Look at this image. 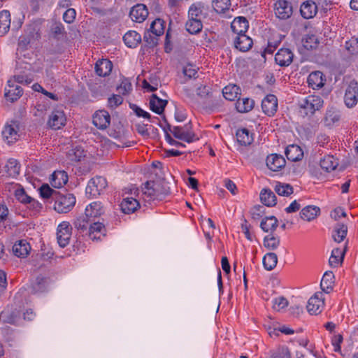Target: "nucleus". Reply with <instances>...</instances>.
<instances>
[{
  "label": "nucleus",
  "mask_w": 358,
  "mask_h": 358,
  "mask_svg": "<svg viewBox=\"0 0 358 358\" xmlns=\"http://www.w3.org/2000/svg\"><path fill=\"white\" fill-rule=\"evenodd\" d=\"M260 200L264 205L271 207L276 204L277 198L270 189L264 188L260 192Z\"/></svg>",
  "instance_id": "nucleus-34"
},
{
  "label": "nucleus",
  "mask_w": 358,
  "mask_h": 358,
  "mask_svg": "<svg viewBox=\"0 0 358 358\" xmlns=\"http://www.w3.org/2000/svg\"><path fill=\"white\" fill-rule=\"evenodd\" d=\"M231 28L237 35L245 34L249 28V23L244 17H236L231 24Z\"/></svg>",
  "instance_id": "nucleus-24"
},
{
  "label": "nucleus",
  "mask_w": 358,
  "mask_h": 358,
  "mask_svg": "<svg viewBox=\"0 0 358 358\" xmlns=\"http://www.w3.org/2000/svg\"><path fill=\"white\" fill-rule=\"evenodd\" d=\"M112 69L113 64L107 59L98 60L95 64L96 73L99 76L105 77L109 75Z\"/></svg>",
  "instance_id": "nucleus-30"
},
{
  "label": "nucleus",
  "mask_w": 358,
  "mask_h": 358,
  "mask_svg": "<svg viewBox=\"0 0 358 358\" xmlns=\"http://www.w3.org/2000/svg\"><path fill=\"white\" fill-rule=\"evenodd\" d=\"M343 341V336L341 334L335 335L331 339V344L334 348V351L336 352H341V344Z\"/></svg>",
  "instance_id": "nucleus-61"
},
{
  "label": "nucleus",
  "mask_w": 358,
  "mask_h": 358,
  "mask_svg": "<svg viewBox=\"0 0 358 358\" xmlns=\"http://www.w3.org/2000/svg\"><path fill=\"white\" fill-rule=\"evenodd\" d=\"M285 155L289 161L297 162L302 159L303 152L299 146L290 145L286 148Z\"/></svg>",
  "instance_id": "nucleus-33"
},
{
  "label": "nucleus",
  "mask_w": 358,
  "mask_h": 358,
  "mask_svg": "<svg viewBox=\"0 0 358 358\" xmlns=\"http://www.w3.org/2000/svg\"><path fill=\"white\" fill-rule=\"evenodd\" d=\"M236 138L238 142L245 146L250 145L253 141L252 135L250 133L249 130L245 128L237 130Z\"/></svg>",
  "instance_id": "nucleus-40"
},
{
  "label": "nucleus",
  "mask_w": 358,
  "mask_h": 358,
  "mask_svg": "<svg viewBox=\"0 0 358 358\" xmlns=\"http://www.w3.org/2000/svg\"><path fill=\"white\" fill-rule=\"evenodd\" d=\"M72 234V227L69 222H61L57 229V239L61 248L69 245Z\"/></svg>",
  "instance_id": "nucleus-4"
},
{
  "label": "nucleus",
  "mask_w": 358,
  "mask_h": 358,
  "mask_svg": "<svg viewBox=\"0 0 358 358\" xmlns=\"http://www.w3.org/2000/svg\"><path fill=\"white\" fill-rule=\"evenodd\" d=\"M120 94L125 95L132 90V85L128 79H124L117 88Z\"/></svg>",
  "instance_id": "nucleus-59"
},
{
  "label": "nucleus",
  "mask_w": 358,
  "mask_h": 358,
  "mask_svg": "<svg viewBox=\"0 0 358 358\" xmlns=\"http://www.w3.org/2000/svg\"><path fill=\"white\" fill-rule=\"evenodd\" d=\"M294 54L288 48H280L275 55V62L280 66H288L293 60Z\"/></svg>",
  "instance_id": "nucleus-15"
},
{
  "label": "nucleus",
  "mask_w": 358,
  "mask_h": 358,
  "mask_svg": "<svg viewBox=\"0 0 358 358\" xmlns=\"http://www.w3.org/2000/svg\"><path fill=\"white\" fill-rule=\"evenodd\" d=\"M104 231V226L102 223L99 222V221H96L93 220V221L91 222L90 229H89V234L87 236L91 239H96L97 238L96 236L94 234L95 233H100L103 234Z\"/></svg>",
  "instance_id": "nucleus-51"
},
{
  "label": "nucleus",
  "mask_w": 358,
  "mask_h": 358,
  "mask_svg": "<svg viewBox=\"0 0 358 358\" xmlns=\"http://www.w3.org/2000/svg\"><path fill=\"white\" fill-rule=\"evenodd\" d=\"M54 209L59 213H67L71 211L76 204V196L66 191L62 193L59 192L54 199Z\"/></svg>",
  "instance_id": "nucleus-2"
},
{
  "label": "nucleus",
  "mask_w": 358,
  "mask_h": 358,
  "mask_svg": "<svg viewBox=\"0 0 358 358\" xmlns=\"http://www.w3.org/2000/svg\"><path fill=\"white\" fill-rule=\"evenodd\" d=\"M148 15V10L143 4H136L133 6L130 10L129 16L131 19L136 22H143Z\"/></svg>",
  "instance_id": "nucleus-17"
},
{
  "label": "nucleus",
  "mask_w": 358,
  "mask_h": 358,
  "mask_svg": "<svg viewBox=\"0 0 358 358\" xmlns=\"http://www.w3.org/2000/svg\"><path fill=\"white\" fill-rule=\"evenodd\" d=\"M334 275L331 271H326L320 282V287L325 293H330L333 289Z\"/></svg>",
  "instance_id": "nucleus-35"
},
{
  "label": "nucleus",
  "mask_w": 358,
  "mask_h": 358,
  "mask_svg": "<svg viewBox=\"0 0 358 358\" xmlns=\"http://www.w3.org/2000/svg\"><path fill=\"white\" fill-rule=\"evenodd\" d=\"M203 27L202 22L189 18L185 24L186 30L191 34L199 33Z\"/></svg>",
  "instance_id": "nucleus-48"
},
{
  "label": "nucleus",
  "mask_w": 358,
  "mask_h": 358,
  "mask_svg": "<svg viewBox=\"0 0 358 358\" xmlns=\"http://www.w3.org/2000/svg\"><path fill=\"white\" fill-rule=\"evenodd\" d=\"M140 204L138 201L133 197L124 198L120 203V208L124 214H131L134 213Z\"/></svg>",
  "instance_id": "nucleus-27"
},
{
  "label": "nucleus",
  "mask_w": 358,
  "mask_h": 358,
  "mask_svg": "<svg viewBox=\"0 0 358 358\" xmlns=\"http://www.w3.org/2000/svg\"><path fill=\"white\" fill-rule=\"evenodd\" d=\"M337 164L333 156L328 155L320 160L321 168L327 172L334 170Z\"/></svg>",
  "instance_id": "nucleus-52"
},
{
  "label": "nucleus",
  "mask_w": 358,
  "mask_h": 358,
  "mask_svg": "<svg viewBox=\"0 0 358 358\" xmlns=\"http://www.w3.org/2000/svg\"><path fill=\"white\" fill-rule=\"evenodd\" d=\"M1 133L3 139L6 143L10 145L15 143L20 137L18 122L12 121L10 123H6Z\"/></svg>",
  "instance_id": "nucleus-6"
},
{
  "label": "nucleus",
  "mask_w": 358,
  "mask_h": 358,
  "mask_svg": "<svg viewBox=\"0 0 358 358\" xmlns=\"http://www.w3.org/2000/svg\"><path fill=\"white\" fill-rule=\"evenodd\" d=\"M275 15L279 19H288L293 13L291 2L286 0H279L275 3Z\"/></svg>",
  "instance_id": "nucleus-9"
},
{
  "label": "nucleus",
  "mask_w": 358,
  "mask_h": 358,
  "mask_svg": "<svg viewBox=\"0 0 358 358\" xmlns=\"http://www.w3.org/2000/svg\"><path fill=\"white\" fill-rule=\"evenodd\" d=\"M255 106V101L250 98L238 99L236 103V108L239 113H248Z\"/></svg>",
  "instance_id": "nucleus-39"
},
{
  "label": "nucleus",
  "mask_w": 358,
  "mask_h": 358,
  "mask_svg": "<svg viewBox=\"0 0 358 358\" xmlns=\"http://www.w3.org/2000/svg\"><path fill=\"white\" fill-rule=\"evenodd\" d=\"M346 252V247L344 249L334 248L332 252L331 257L329 260V263L331 266L336 267L339 264L342 263L345 253Z\"/></svg>",
  "instance_id": "nucleus-37"
},
{
  "label": "nucleus",
  "mask_w": 358,
  "mask_h": 358,
  "mask_svg": "<svg viewBox=\"0 0 358 358\" xmlns=\"http://www.w3.org/2000/svg\"><path fill=\"white\" fill-rule=\"evenodd\" d=\"M252 38L245 34L237 35L234 38L235 48L241 52L248 51L252 48Z\"/></svg>",
  "instance_id": "nucleus-22"
},
{
  "label": "nucleus",
  "mask_w": 358,
  "mask_h": 358,
  "mask_svg": "<svg viewBox=\"0 0 358 358\" xmlns=\"http://www.w3.org/2000/svg\"><path fill=\"white\" fill-rule=\"evenodd\" d=\"M318 43V38L314 34H307L303 39V45L307 50L316 48Z\"/></svg>",
  "instance_id": "nucleus-53"
},
{
  "label": "nucleus",
  "mask_w": 358,
  "mask_h": 358,
  "mask_svg": "<svg viewBox=\"0 0 358 358\" xmlns=\"http://www.w3.org/2000/svg\"><path fill=\"white\" fill-rule=\"evenodd\" d=\"M160 183L155 181H147L142 187L144 199L147 201L162 199V192H159Z\"/></svg>",
  "instance_id": "nucleus-7"
},
{
  "label": "nucleus",
  "mask_w": 358,
  "mask_h": 358,
  "mask_svg": "<svg viewBox=\"0 0 358 358\" xmlns=\"http://www.w3.org/2000/svg\"><path fill=\"white\" fill-rule=\"evenodd\" d=\"M252 217L255 220L259 219L264 213V208L262 206H255L250 210Z\"/></svg>",
  "instance_id": "nucleus-62"
},
{
  "label": "nucleus",
  "mask_w": 358,
  "mask_h": 358,
  "mask_svg": "<svg viewBox=\"0 0 358 358\" xmlns=\"http://www.w3.org/2000/svg\"><path fill=\"white\" fill-rule=\"evenodd\" d=\"M123 102V98L119 94H113L108 99V107L115 109Z\"/></svg>",
  "instance_id": "nucleus-57"
},
{
  "label": "nucleus",
  "mask_w": 358,
  "mask_h": 358,
  "mask_svg": "<svg viewBox=\"0 0 358 358\" xmlns=\"http://www.w3.org/2000/svg\"><path fill=\"white\" fill-rule=\"evenodd\" d=\"M262 111L268 116H273L278 110V99L273 94H268L262 101Z\"/></svg>",
  "instance_id": "nucleus-11"
},
{
  "label": "nucleus",
  "mask_w": 358,
  "mask_h": 358,
  "mask_svg": "<svg viewBox=\"0 0 358 358\" xmlns=\"http://www.w3.org/2000/svg\"><path fill=\"white\" fill-rule=\"evenodd\" d=\"M274 190L279 196H289L294 192L292 186H291L289 184L282 183L280 182H277L275 183Z\"/></svg>",
  "instance_id": "nucleus-47"
},
{
  "label": "nucleus",
  "mask_w": 358,
  "mask_h": 358,
  "mask_svg": "<svg viewBox=\"0 0 358 358\" xmlns=\"http://www.w3.org/2000/svg\"><path fill=\"white\" fill-rule=\"evenodd\" d=\"M8 322L15 325H20L22 323V320L20 316L19 312H12L9 317L8 318Z\"/></svg>",
  "instance_id": "nucleus-63"
},
{
  "label": "nucleus",
  "mask_w": 358,
  "mask_h": 358,
  "mask_svg": "<svg viewBox=\"0 0 358 358\" xmlns=\"http://www.w3.org/2000/svg\"><path fill=\"white\" fill-rule=\"evenodd\" d=\"M125 45L130 48H135L141 41V35L136 31H128L123 36Z\"/></svg>",
  "instance_id": "nucleus-32"
},
{
  "label": "nucleus",
  "mask_w": 358,
  "mask_h": 358,
  "mask_svg": "<svg viewBox=\"0 0 358 358\" xmlns=\"http://www.w3.org/2000/svg\"><path fill=\"white\" fill-rule=\"evenodd\" d=\"M213 6L218 13H224L230 6V0H213Z\"/></svg>",
  "instance_id": "nucleus-54"
},
{
  "label": "nucleus",
  "mask_w": 358,
  "mask_h": 358,
  "mask_svg": "<svg viewBox=\"0 0 358 358\" xmlns=\"http://www.w3.org/2000/svg\"><path fill=\"white\" fill-rule=\"evenodd\" d=\"M4 168L8 175L10 177H16L20 173V165L15 159H9Z\"/></svg>",
  "instance_id": "nucleus-44"
},
{
  "label": "nucleus",
  "mask_w": 358,
  "mask_h": 358,
  "mask_svg": "<svg viewBox=\"0 0 358 358\" xmlns=\"http://www.w3.org/2000/svg\"><path fill=\"white\" fill-rule=\"evenodd\" d=\"M300 12L303 18L310 19L316 15L317 6L315 2L307 1L301 6Z\"/></svg>",
  "instance_id": "nucleus-29"
},
{
  "label": "nucleus",
  "mask_w": 358,
  "mask_h": 358,
  "mask_svg": "<svg viewBox=\"0 0 358 358\" xmlns=\"http://www.w3.org/2000/svg\"><path fill=\"white\" fill-rule=\"evenodd\" d=\"M278 263V257L275 253L268 252L263 258V265L266 270H273Z\"/></svg>",
  "instance_id": "nucleus-46"
},
{
  "label": "nucleus",
  "mask_w": 358,
  "mask_h": 358,
  "mask_svg": "<svg viewBox=\"0 0 358 358\" xmlns=\"http://www.w3.org/2000/svg\"><path fill=\"white\" fill-rule=\"evenodd\" d=\"M274 358H290V352L287 347H279L273 355Z\"/></svg>",
  "instance_id": "nucleus-60"
},
{
  "label": "nucleus",
  "mask_w": 358,
  "mask_h": 358,
  "mask_svg": "<svg viewBox=\"0 0 358 358\" xmlns=\"http://www.w3.org/2000/svg\"><path fill=\"white\" fill-rule=\"evenodd\" d=\"M206 8L201 3H193L188 10V18L201 21L206 17Z\"/></svg>",
  "instance_id": "nucleus-16"
},
{
  "label": "nucleus",
  "mask_w": 358,
  "mask_h": 358,
  "mask_svg": "<svg viewBox=\"0 0 358 358\" xmlns=\"http://www.w3.org/2000/svg\"><path fill=\"white\" fill-rule=\"evenodd\" d=\"M104 212L103 206L101 202L95 201L88 205L85 211V215L90 220H96Z\"/></svg>",
  "instance_id": "nucleus-23"
},
{
  "label": "nucleus",
  "mask_w": 358,
  "mask_h": 358,
  "mask_svg": "<svg viewBox=\"0 0 358 358\" xmlns=\"http://www.w3.org/2000/svg\"><path fill=\"white\" fill-rule=\"evenodd\" d=\"M10 26V12L3 10L0 12V36L5 35L9 30Z\"/></svg>",
  "instance_id": "nucleus-38"
},
{
  "label": "nucleus",
  "mask_w": 358,
  "mask_h": 358,
  "mask_svg": "<svg viewBox=\"0 0 358 358\" xmlns=\"http://www.w3.org/2000/svg\"><path fill=\"white\" fill-rule=\"evenodd\" d=\"M285 158L278 154H272L266 158V166L272 171H278L285 166Z\"/></svg>",
  "instance_id": "nucleus-19"
},
{
  "label": "nucleus",
  "mask_w": 358,
  "mask_h": 358,
  "mask_svg": "<svg viewBox=\"0 0 358 358\" xmlns=\"http://www.w3.org/2000/svg\"><path fill=\"white\" fill-rule=\"evenodd\" d=\"M107 181L105 178L96 176L89 180L85 189L86 194L90 197H96L106 187Z\"/></svg>",
  "instance_id": "nucleus-3"
},
{
  "label": "nucleus",
  "mask_w": 358,
  "mask_h": 358,
  "mask_svg": "<svg viewBox=\"0 0 358 358\" xmlns=\"http://www.w3.org/2000/svg\"><path fill=\"white\" fill-rule=\"evenodd\" d=\"M15 196L19 202L26 206L28 204V203L30 201L31 199V196L27 194L23 188L17 189L15 191Z\"/></svg>",
  "instance_id": "nucleus-55"
},
{
  "label": "nucleus",
  "mask_w": 358,
  "mask_h": 358,
  "mask_svg": "<svg viewBox=\"0 0 358 358\" xmlns=\"http://www.w3.org/2000/svg\"><path fill=\"white\" fill-rule=\"evenodd\" d=\"M171 133L175 138L184 141L188 143L197 140L194 132L192 130L191 122L184 127H173Z\"/></svg>",
  "instance_id": "nucleus-5"
},
{
  "label": "nucleus",
  "mask_w": 358,
  "mask_h": 358,
  "mask_svg": "<svg viewBox=\"0 0 358 358\" xmlns=\"http://www.w3.org/2000/svg\"><path fill=\"white\" fill-rule=\"evenodd\" d=\"M341 119L340 112L335 108H329L327 110L324 117V123L327 127H331L338 122Z\"/></svg>",
  "instance_id": "nucleus-36"
},
{
  "label": "nucleus",
  "mask_w": 358,
  "mask_h": 358,
  "mask_svg": "<svg viewBox=\"0 0 358 358\" xmlns=\"http://www.w3.org/2000/svg\"><path fill=\"white\" fill-rule=\"evenodd\" d=\"M50 279L41 275H38L31 284V292L41 294L48 290Z\"/></svg>",
  "instance_id": "nucleus-18"
},
{
  "label": "nucleus",
  "mask_w": 358,
  "mask_h": 358,
  "mask_svg": "<svg viewBox=\"0 0 358 358\" xmlns=\"http://www.w3.org/2000/svg\"><path fill=\"white\" fill-rule=\"evenodd\" d=\"M280 243V238L271 234L266 236L264 238V247L271 250H275L279 246Z\"/></svg>",
  "instance_id": "nucleus-50"
},
{
  "label": "nucleus",
  "mask_w": 358,
  "mask_h": 358,
  "mask_svg": "<svg viewBox=\"0 0 358 358\" xmlns=\"http://www.w3.org/2000/svg\"><path fill=\"white\" fill-rule=\"evenodd\" d=\"M30 250V245L26 240L18 241L13 246V254L20 258L26 257Z\"/></svg>",
  "instance_id": "nucleus-25"
},
{
  "label": "nucleus",
  "mask_w": 358,
  "mask_h": 358,
  "mask_svg": "<svg viewBox=\"0 0 358 358\" xmlns=\"http://www.w3.org/2000/svg\"><path fill=\"white\" fill-rule=\"evenodd\" d=\"M288 305V301L283 296L275 298L273 301V308L274 310L280 311Z\"/></svg>",
  "instance_id": "nucleus-58"
},
{
  "label": "nucleus",
  "mask_w": 358,
  "mask_h": 358,
  "mask_svg": "<svg viewBox=\"0 0 358 358\" xmlns=\"http://www.w3.org/2000/svg\"><path fill=\"white\" fill-rule=\"evenodd\" d=\"M347 233H348L347 225L342 224V223H338L336 224V226L334 227L332 237L336 242L341 243L346 237Z\"/></svg>",
  "instance_id": "nucleus-41"
},
{
  "label": "nucleus",
  "mask_w": 358,
  "mask_h": 358,
  "mask_svg": "<svg viewBox=\"0 0 358 358\" xmlns=\"http://www.w3.org/2000/svg\"><path fill=\"white\" fill-rule=\"evenodd\" d=\"M344 102L348 108L354 107L358 102V83L355 80L349 83L345 90Z\"/></svg>",
  "instance_id": "nucleus-8"
},
{
  "label": "nucleus",
  "mask_w": 358,
  "mask_h": 358,
  "mask_svg": "<svg viewBox=\"0 0 358 358\" xmlns=\"http://www.w3.org/2000/svg\"><path fill=\"white\" fill-rule=\"evenodd\" d=\"M323 104L324 101L320 95H308L298 101L299 114L303 118H310L323 107Z\"/></svg>",
  "instance_id": "nucleus-1"
},
{
  "label": "nucleus",
  "mask_w": 358,
  "mask_h": 358,
  "mask_svg": "<svg viewBox=\"0 0 358 358\" xmlns=\"http://www.w3.org/2000/svg\"><path fill=\"white\" fill-rule=\"evenodd\" d=\"M22 95V87L14 83L13 80L8 81L7 87L5 88V97L8 101L14 102Z\"/></svg>",
  "instance_id": "nucleus-14"
},
{
  "label": "nucleus",
  "mask_w": 358,
  "mask_h": 358,
  "mask_svg": "<svg viewBox=\"0 0 358 358\" xmlns=\"http://www.w3.org/2000/svg\"><path fill=\"white\" fill-rule=\"evenodd\" d=\"M278 227V220L275 216L266 217L262 220L260 227L265 232L273 231Z\"/></svg>",
  "instance_id": "nucleus-43"
},
{
  "label": "nucleus",
  "mask_w": 358,
  "mask_h": 358,
  "mask_svg": "<svg viewBox=\"0 0 358 358\" xmlns=\"http://www.w3.org/2000/svg\"><path fill=\"white\" fill-rule=\"evenodd\" d=\"M76 10L73 8H69L66 10L64 15H63V19L66 23H71L73 22L75 17H76Z\"/></svg>",
  "instance_id": "nucleus-64"
},
{
  "label": "nucleus",
  "mask_w": 358,
  "mask_h": 358,
  "mask_svg": "<svg viewBox=\"0 0 358 358\" xmlns=\"http://www.w3.org/2000/svg\"><path fill=\"white\" fill-rule=\"evenodd\" d=\"M164 24L163 20L157 18L150 24V30L156 36H161L164 32Z\"/></svg>",
  "instance_id": "nucleus-49"
},
{
  "label": "nucleus",
  "mask_w": 358,
  "mask_h": 358,
  "mask_svg": "<svg viewBox=\"0 0 358 358\" xmlns=\"http://www.w3.org/2000/svg\"><path fill=\"white\" fill-rule=\"evenodd\" d=\"M93 124L99 129H106L110 123V115L105 110H99L95 112L93 115Z\"/></svg>",
  "instance_id": "nucleus-13"
},
{
  "label": "nucleus",
  "mask_w": 358,
  "mask_h": 358,
  "mask_svg": "<svg viewBox=\"0 0 358 358\" xmlns=\"http://www.w3.org/2000/svg\"><path fill=\"white\" fill-rule=\"evenodd\" d=\"M66 118L62 110H55L50 115L48 125L52 129H59L66 124Z\"/></svg>",
  "instance_id": "nucleus-12"
},
{
  "label": "nucleus",
  "mask_w": 358,
  "mask_h": 358,
  "mask_svg": "<svg viewBox=\"0 0 358 358\" xmlns=\"http://www.w3.org/2000/svg\"><path fill=\"white\" fill-rule=\"evenodd\" d=\"M130 108L134 111L136 115L138 117H143L145 119L149 120L150 122H154L153 119H158L157 117H154L153 118L151 117V115L149 113L145 111L138 106L135 104H131Z\"/></svg>",
  "instance_id": "nucleus-56"
},
{
  "label": "nucleus",
  "mask_w": 358,
  "mask_h": 358,
  "mask_svg": "<svg viewBox=\"0 0 358 358\" xmlns=\"http://www.w3.org/2000/svg\"><path fill=\"white\" fill-rule=\"evenodd\" d=\"M224 97L229 101H234L241 94V89L236 85H229L222 90Z\"/></svg>",
  "instance_id": "nucleus-42"
},
{
  "label": "nucleus",
  "mask_w": 358,
  "mask_h": 358,
  "mask_svg": "<svg viewBox=\"0 0 358 358\" xmlns=\"http://www.w3.org/2000/svg\"><path fill=\"white\" fill-rule=\"evenodd\" d=\"M41 196L48 202H52L58 191L52 189L48 184H43L39 189Z\"/></svg>",
  "instance_id": "nucleus-45"
},
{
  "label": "nucleus",
  "mask_w": 358,
  "mask_h": 358,
  "mask_svg": "<svg viewBox=\"0 0 358 358\" xmlns=\"http://www.w3.org/2000/svg\"><path fill=\"white\" fill-rule=\"evenodd\" d=\"M320 214V208L316 206H307L300 211V217L302 220L310 222Z\"/></svg>",
  "instance_id": "nucleus-28"
},
{
  "label": "nucleus",
  "mask_w": 358,
  "mask_h": 358,
  "mask_svg": "<svg viewBox=\"0 0 358 358\" xmlns=\"http://www.w3.org/2000/svg\"><path fill=\"white\" fill-rule=\"evenodd\" d=\"M68 175L64 171H55L51 175L50 183L55 188H61L68 182Z\"/></svg>",
  "instance_id": "nucleus-26"
},
{
  "label": "nucleus",
  "mask_w": 358,
  "mask_h": 358,
  "mask_svg": "<svg viewBox=\"0 0 358 358\" xmlns=\"http://www.w3.org/2000/svg\"><path fill=\"white\" fill-rule=\"evenodd\" d=\"M322 292L315 293L308 301L307 310L311 315H317L322 312L324 305Z\"/></svg>",
  "instance_id": "nucleus-10"
},
{
  "label": "nucleus",
  "mask_w": 358,
  "mask_h": 358,
  "mask_svg": "<svg viewBox=\"0 0 358 358\" xmlns=\"http://www.w3.org/2000/svg\"><path fill=\"white\" fill-rule=\"evenodd\" d=\"M167 103V100L160 99L157 96V94H152L149 102L150 109L154 113L161 115L164 113Z\"/></svg>",
  "instance_id": "nucleus-21"
},
{
  "label": "nucleus",
  "mask_w": 358,
  "mask_h": 358,
  "mask_svg": "<svg viewBox=\"0 0 358 358\" xmlns=\"http://www.w3.org/2000/svg\"><path fill=\"white\" fill-rule=\"evenodd\" d=\"M326 79L321 71L312 72L308 77V83L313 89H319L324 86Z\"/></svg>",
  "instance_id": "nucleus-31"
},
{
  "label": "nucleus",
  "mask_w": 358,
  "mask_h": 358,
  "mask_svg": "<svg viewBox=\"0 0 358 358\" xmlns=\"http://www.w3.org/2000/svg\"><path fill=\"white\" fill-rule=\"evenodd\" d=\"M93 220H90L85 214L77 217L74 222V227L83 235L87 236L91 222Z\"/></svg>",
  "instance_id": "nucleus-20"
}]
</instances>
